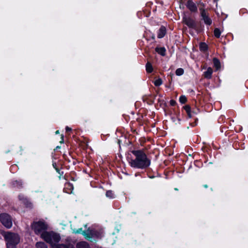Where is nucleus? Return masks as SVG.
Masks as SVG:
<instances>
[{
	"mask_svg": "<svg viewBox=\"0 0 248 248\" xmlns=\"http://www.w3.org/2000/svg\"><path fill=\"white\" fill-rule=\"evenodd\" d=\"M132 153L136 156L135 159L129 161L130 166L133 168L143 169L150 165V162L147 159L144 153L140 150L133 151Z\"/></svg>",
	"mask_w": 248,
	"mask_h": 248,
	"instance_id": "1",
	"label": "nucleus"
},
{
	"mask_svg": "<svg viewBox=\"0 0 248 248\" xmlns=\"http://www.w3.org/2000/svg\"><path fill=\"white\" fill-rule=\"evenodd\" d=\"M3 236L7 242V248H16V245L20 241V238L17 234L7 232L5 233Z\"/></svg>",
	"mask_w": 248,
	"mask_h": 248,
	"instance_id": "2",
	"label": "nucleus"
},
{
	"mask_svg": "<svg viewBox=\"0 0 248 248\" xmlns=\"http://www.w3.org/2000/svg\"><path fill=\"white\" fill-rule=\"evenodd\" d=\"M31 226L34 232L37 234L40 235L42 238V234L47 232L46 230L48 228V225L44 221H34Z\"/></svg>",
	"mask_w": 248,
	"mask_h": 248,
	"instance_id": "3",
	"label": "nucleus"
},
{
	"mask_svg": "<svg viewBox=\"0 0 248 248\" xmlns=\"http://www.w3.org/2000/svg\"><path fill=\"white\" fill-rule=\"evenodd\" d=\"M42 238L46 242L49 243L52 248L56 246L60 240V236L58 234L53 232H47L42 234Z\"/></svg>",
	"mask_w": 248,
	"mask_h": 248,
	"instance_id": "4",
	"label": "nucleus"
},
{
	"mask_svg": "<svg viewBox=\"0 0 248 248\" xmlns=\"http://www.w3.org/2000/svg\"><path fill=\"white\" fill-rule=\"evenodd\" d=\"M73 232L75 233H81L86 239L90 240L93 237L95 236L97 237H100V235L97 233L95 231L88 229L87 230L83 231L82 228L77 229H73Z\"/></svg>",
	"mask_w": 248,
	"mask_h": 248,
	"instance_id": "5",
	"label": "nucleus"
},
{
	"mask_svg": "<svg viewBox=\"0 0 248 248\" xmlns=\"http://www.w3.org/2000/svg\"><path fill=\"white\" fill-rule=\"evenodd\" d=\"M0 221L7 228L9 229L12 226V218L8 214L2 213L0 214Z\"/></svg>",
	"mask_w": 248,
	"mask_h": 248,
	"instance_id": "6",
	"label": "nucleus"
},
{
	"mask_svg": "<svg viewBox=\"0 0 248 248\" xmlns=\"http://www.w3.org/2000/svg\"><path fill=\"white\" fill-rule=\"evenodd\" d=\"M186 7L190 11L192 12H195L197 11V6H196L195 4L191 1H188L187 2Z\"/></svg>",
	"mask_w": 248,
	"mask_h": 248,
	"instance_id": "7",
	"label": "nucleus"
},
{
	"mask_svg": "<svg viewBox=\"0 0 248 248\" xmlns=\"http://www.w3.org/2000/svg\"><path fill=\"white\" fill-rule=\"evenodd\" d=\"M183 20L185 24L190 27H193L195 25L194 21L190 18L185 17Z\"/></svg>",
	"mask_w": 248,
	"mask_h": 248,
	"instance_id": "8",
	"label": "nucleus"
},
{
	"mask_svg": "<svg viewBox=\"0 0 248 248\" xmlns=\"http://www.w3.org/2000/svg\"><path fill=\"white\" fill-rule=\"evenodd\" d=\"M213 70L211 67H208L207 71L204 73V77L205 78L210 79L212 77Z\"/></svg>",
	"mask_w": 248,
	"mask_h": 248,
	"instance_id": "9",
	"label": "nucleus"
},
{
	"mask_svg": "<svg viewBox=\"0 0 248 248\" xmlns=\"http://www.w3.org/2000/svg\"><path fill=\"white\" fill-rule=\"evenodd\" d=\"M166 34V29L164 27H161L158 32L157 36L158 38H161L164 36Z\"/></svg>",
	"mask_w": 248,
	"mask_h": 248,
	"instance_id": "10",
	"label": "nucleus"
},
{
	"mask_svg": "<svg viewBox=\"0 0 248 248\" xmlns=\"http://www.w3.org/2000/svg\"><path fill=\"white\" fill-rule=\"evenodd\" d=\"M77 248H90V247L87 242H80L77 244Z\"/></svg>",
	"mask_w": 248,
	"mask_h": 248,
	"instance_id": "11",
	"label": "nucleus"
},
{
	"mask_svg": "<svg viewBox=\"0 0 248 248\" xmlns=\"http://www.w3.org/2000/svg\"><path fill=\"white\" fill-rule=\"evenodd\" d=\"M213 63L214 67L216 68L217 70H219L220 68V63L217 59L214 58Z\"/></svg>",
	"mask_w": 248,
	"mask_h": 248,
	"instance_id": "12",
	"label": "nucleus"
},
{
	"mask_svg": "<svg viewBox=\"0 0 248 248\" xmlns=\"http://www.w3.org/2000/svg\"><path fill=\"white\" fill-rule=\"evenodd\" d=\"M155 51L159 54H161L162 56H164L165 54V49L163 47H156L155 48Z\"/></svg>",
	"mask_w": 248,
	"mask_h": 248,
	"instance_id": "13",
	"label": "nucleus"
},
{
	"mask_svg": "<svg viewBox=\"0 0 248 248\" xmlns=\"http://www.w3.org/2000/svg\"><path fill=\"white\" fill-rule=\"evenodd\" d=\"M36 248H47L46 245L43 242H39L36 244Z\"/></svg>",
	"mask_w": 248,
	"mask_h": 248,
	"instance_id": "14",
	"label": "nucleus"
},
{
	"mask_svg": "<svg viewBox=\"0 0 248 248\" xmlns=\"http://www.w3.org/2000/svg\"><path fill=\"white\" fill-rule=\"evenodd\" d=\"M146 70L148 73H151L153 71V67L151 64L148 62L146 65Z\"/></svg>",
	"mask_w": 248,
	"mask_h": 248,
	"instance_id": "15",
	"label": "nucleus"
},
{
	"mask_svg": "<svg viewBox=\"0 0 248 248\" xmlns=\"http://www.w3.org/2000/svg\"><path fill=\"white\" fill-rule=\"evenodd\" d=\"M106 195L107 197L109 198H114L115 197L114 194L110 190L107 191Z\"/></svg>",
	"mask_w": 248,
	"mask_h": 248,
	"instance_id": "16",
	"label": "nucleus"
},
{
	"mask_svg": "<svg viewBox=\"0 0 248 248\" xmlns=\"http://www.w3.org/2000/svg\"><path fill=\"white\" fill-rule=\"evenodd\" d=\"M200 48L201 51H205L207 49V46L205 43H202L200 44Z\"/></svg>",
	"mask_w": 248,
	"mask_h": 248,
	"instance_id": "17",
	"label": "nucleus"
},
{
	"mask_svg": "<svg viewBox=\"0 0 248 248\" xmlns=\"http://www.w3.org/2000/svg\"><path fill=\"white\" fill-rule=\"evenodd\" d=\"M19 199L20 201H23V202L25 203V204H26L27 205V203L29 202H28V201L27 200V199H26V197H24V195H19Z\"/></svg>",
	"mask_w": 248,
	"mask_h": 248,
	"instance_id": "18",
	"label": "nucleus"
},
{
	"mask_svg": "<svg viewBox=\"0 0 248 248\" xmlns=\"http://www.w3.org/2000/svg\"><path fill=\"white\" fill-rule=\"evenodd\" d=\"M220 34L221 31L218 28H216L214 30L215 36L217 38H219L220 36Z\"/></svg>",
	"mask_w": 248,
	"mask_h": 248,
	"instance_id": "19",
	"label": "nucleus"
},
{
	"mask_svg": "<svg viewBox=\"0 0 248 248\" xmlns=\"http://www.w3.org/2000/svg\"><path fill=\"white\" fill-rule=\"evenodd\" d=\"M175 73L177 76H181L184 74V70L182 68H178L176 70Z\"/></svg>",
	"mask_w": 248,
	"mask_h": 248,
	"instance_id": "20",
	"label": "nucleus"
},
{
	"mask_svg": "<svg viewBox=\"0 0 248 248\" xmlns=\"http://www.w3.org/2000/svg\"><path fill=\"white\" fill-rule=\"evenodd\" d=\"M204 21V23L207 25H210L212 23L211 20L208 17V16L202 18Z\"/></svg>",
	"mask_w": 248,
	"mask_h": 248,
	"instance_id": "21",
	"label": "nucleus"
},
{
	"mask_svg": "<svg viewBox=\"0 0 248 248\" xmlns=\"http://www.w3.org/2000/svg\"><path fill=\"white\" fill-rule=\"evenodd\" d=\"M162 81L161 78H158L154 81V84L156 86H159L161 85L162 84Z\"/></svg>",
	"mask_w": 248,
	"mask_h": 248,
	"instance_id": "22",
	"label": "nucleus"
},
{
	"mask_svg": "<svg viewBox=\"0 0 248 248\" xmlns=\"http://www.w3.org/2000/svg\"><path fill=\"white\" fill-rule=\"evenodd\" d=\"M179 101L181 103L184 104L186 102V98L185 96L182 95L180 97Z\"/></svg>",
	"mask_w": 248,
	"mask_h": 248,
	"instance_id": "23",
	"label": "nucleus"
},
{
	"mask_svg": "<svg viewBox=\"0 0 248 248\" xmlns=\"http://www.w3.org/2000/svg\"><path fill=\"white\" fill-rule=\"evenodd\" d=\"M200 10L201 12V16L202 18L208 16L206 12L204 10L200 9Z\"/></svg>",
	"mask_w": 248,
	"mask_h": 248,
	"instance_id": "24",
	"label": "nucleus"
},
{
	"mask_svg": "<svg viewBox=\"0 0 248 248\" xmlns=\"http://www.w3.org/2000/svg\"><path fill=\"white\" fill-rule=\"evenodd\" d=\"M52 248H67V247L63 245H60L58 243L56 246H53Z\"/></svg>",
	"mask_w": 248,
	"mask_h": 248,
	"instance_id": "25",
	"label": "nucleus"
},
{
	"mask_svg": "<svg viewBox=\"0 0 248 248\" xmlns=\"http://www.w3.org/2000/svg\"><path fill=\"white\" fill-rule=\"evenodd\" d=\"M184 109L186 111V113H189L190 111V108L189 106H186L184 107Z\"/></svg>",
	"mask_w": 248,
	"mask_h": 248,
	"instance_id": "26",
	"label": "nucleus"
},
{
	"mask_svg": "<svg viewBox=\"0 0 248 248\" xmlns=\"http://www.w3.org/2000/svg\"><path fill=\"white\" fill-rule=\"evenodd\" d=\"M170 103L171 105L174 106L176 102L174 100H171L170 101Z\"/></svg>",
	"mask_w": 248,
	"mask_h": 248,
	"instance_id": "27",
	"label": "nucleus"
},
{
	"mask_svg": "<svg viewBox=\"0 0 248 248\" xmlns=\"http://www.w3.org/2000/svg\"><path fill=\"white\" fill-rule=\"evenodd\" d=\"M187 113L189 118H191L192 117V115L191 111H190L189 113Z\"/></svg>",
	"mask_w": 248,
	"mask_h": 248,
	"instance_id": "28",
	"label": "nucleus"
},
{
	"mask_svg": "<svg viewBox=\"0 0 248 248\" xmlns=\"http://www.w3.org/2000/svg\"><path fill=\"white\" fill-rule=\"evenodd\" d=\"M65 129L66 131H70L71 130V128L69 127L68 126H66Z\"/></svg>",
	"mask_w": 248,
	"mask_h": 248,
	"instance_id": "29",
	"label": "nucleus"
},
{
	"mask_svg": "<svg viewBox=\"0 0 248 248\" xmlns=\"http://www.w3.org/2000/svg\"><path fill=\"white\" fill-rule=\"evenodd\" d=\"M61 139H62V140H61L60 142L63 143V135H62Z\"/></svg>",
	"mask_w": 248,
	"mask_h": 248,
	"instance_id": "30",
	"label": "nucleus"
},
{
	"mask_svg": "<svg viewBox=\"0 0 248 248\" xmlns=\"http://www.w3.org/2000/svg\"><path fill=\"white\" fill-rule=\"evenodd\" d=\"M55 133H56V134H59V130H57V131L55 132Z\"/></svg>",
	"mask_w": 248,
	"mask_h": 248,
	"instance_id": "31",
	"label": "nucleus"
},
{
	"mask_svg": "<svg viewBox=\"0 0 248 248\" xmlns=\"http://www.w3.org/2000/svg\"><path fill=\"white\" fill-rule=\"evenodd\" d=\"M204 187H205V188H207V186L206 185H204Z\"/></svg>",
	"mask_w": 248,
	"mask_h": 248,
	"instance_id": "32",
	"label": "nucleus"
}]
</instances>
